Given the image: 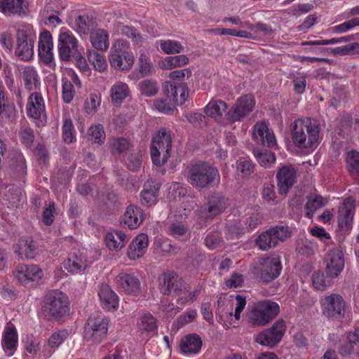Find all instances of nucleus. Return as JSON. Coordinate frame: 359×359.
I'll return each mask as SVG.
<instances>
[{"label": "nucleus", "mask_w": 359, "mask_h": 359, "mask_svg": "<svg viewBox=\"0 0 359 359\" xmlns=\"http://www.w3.org/2000/svg\"><path fill=\"white\" fill-rule=\"evenodd\" d=\"M118 287L128 293L137 294L140 292V282L133 274L121 273L117 276Z\"/></svg>", "instance_id": "26"}, {"label": "nucleus", "mask_w": 359, "mask_h": 359, "mask_svg": "<svg viewBox=\"0 0 359 359\" xmlns=\"http://www.w3.org/2000/svg\"><path fill=\"white\" fill-rule=\"evenodd\" d=\"M165 97L176 107L185 102L189 95L188 88L186 85L171 82H165L163 86Z\"/></svg>", "instance_id": "16"}, {"label": "nucleus", "mask_w": 359, "mask_h": 359, "mask_svg": "<svg viewBox=\"0 0 359 359\" xmlns=\"http://www.w3.org/2000/svg\"><path fill=\"white\" fill-rule=\"evenodd\" d=\"M53 39L49 31L42 32L39 36V55L41 60L46 65L50 64L53 60Z\"/></svg>", "instance_id": "20"}, {"label": "nucleus", "mask_w": 359, "mask_h": 359, "mask_svg": "<svg viewBox=\"0 0 359 359\" xmlns=\"http://www.w3.org/2000/svg\"><path fill=\"white\" fill-rule=\"evenodd\" d=\"M247 318L248 323L254 326H264L270 323L265 314L263 313L260 302H258L255 304V306L248 312Z\"/></svg>", "instance_id": "38"}, {"label": "nucleus", "mask_w": 359, "mask_h": 359, "mask_svg": "<svg viewBox=\"0 0 359 359\" xmlns=\"http://www.w3.org/2000/svg\"><path fill=\"white\" fill-rule=\"evenodd\" d=\"M160 185L153 181H147L140 194V203L147 207L154 205L158 197Z\"/></svg>", "instance_id": "25"}, {"label": "nucleus", "mask_w": 359, "mask_h": 359, "mask_svg": "<svg viewBox=\"0 0 359 359\" xmlns=\"http://www.w3.org/2000/svg\"><path fill=\"white\" fill-rule=\"evenodd\" d=\"M227 108L226 104L222 100H212L205 108L206 115L217 118H221Z\"/></svg>", "instance_id": "41"}, {"label": "nucleus", "mask_w": 359, "mask_h": 359, "mask_svg": "<svg viewBox=\"0 0 359 359\" xmlns=\"http://www.w3.org/2000/svg\"><path fill=\"white\" fill-rule=\"evenodd\" d=\"M129 238L123 231L114 230L106 234L105 243L109 250L118 251L126 245Z\"/></svg>", "instance_id": "30"}, {"label": "nucleus", "mask_w": 359, "mask_h": 359, "mask_svg": "<svg viewBox=\"0 0 359 359\" xmlns=\"http://www.w3.org/2000/svg\"><path fill=\"white\" fill-rule=\"evenodd\" d=\"M144 218L143 210L140 207L130 205L126 208L123 214L122 222L128 229H134L142 223Z\"/></svg>", "instance_id": "22"}, {"label": "nucleus", "mask_w": 359, "mask_h": 359, "mask_svg": "<svg viewBox=\"0 0 359 359\" xmlns=\"http://www.w3.org/2000/svg\"><path fill=\"white\" fill-rule=\"evenodd\" d=\"M225 198L219 194L211 195L203 208L208 217H214L222 213L226 208Z\"/></svg>", "instance_id": "29"}, {"label": "nucleus", "mask_w": 359, "mask_h": 359, "mask_svg": "<svg viewBox=\"0 0 359 359\" xmlns=\"http://www.w3.org/2000/svg\"><path fill=\"white\" fill-rule=\"evenodd\" d=\"M286 330L284 320L278 319L273 325L256 335L255 341L262 346L273 348L281 341Z\"/></svg>", "instance_id": "10"}, {"label": "nucleus", "mask_w": 359, "mask_h": 359, "mask_svg": "<svg viewBox=\"0 0 359 359\" xmlns=\"http://www.w3.org/2000/svg\"><path fill=\"white\" fill-rule=\"evenodd\" d=\"M27 3L25 0H1L0 11L6 15H25Z\"/></svg>", "instance_id": "28"}, {"label": "nucleus", "mask_w": 359, "mask_h": 359, "mask_svg": "<svg viewBox=\"0 0 359 359\" xmlns=\"http://www.w3.org/2000/svg\"><path fill=\"white\" fill-rule=\"evenodd\" d=\"M88 59L98 72H103L107 67V60L104 56L95 50L88 51Z\"/></svg>", "instance_id": "48"}, {"label": "nucleus", "mask_w": 359, "mask_h": 359, "mask_svg": "<svg viewBox=\"0 0 359 359\" xmlns=\"http://www.w3.org/2000/svg\"><path fill=\"white\" fill-rule=\"evenodd\" d=\"M18 346V334L13 325H8L4 332L2 347L8 356H11Z\"/></svg>", "instance_id": "34"}, {"label": "nucleus", "mask_w": 359, "mask_h": 359, "mask_svg": "<svg viewBox=\"0 0 359 359\" xmlns=\"http://www.w3.org/2000/svg\"><path fill=\"white\" fill-rule=\"evenodd\" d=\"M62 138L65 142L70 144L75 140L74 128L70 118H64L62 125Z\"/></svg>", "instance_id": "55"}, {"label": "nucleus", "mask_w": 359, "mask_h": 359, "mask_svg": "<svg viewBox=\"0 0 359 359\" xmlns=\"http://www.w3.org/2000/svg\"><path fill=\"white\" fill-rule=\"evenodd\" d=\"M44 311L49 317L55 320L69 314V302L68 297L59 290H52L48 292L44 299Z\"/></svg>", "instance_id": "6"}, {"label": "nucleus", "mask_w": 359, "mask_h": 359, "mask_svg": "<svg viewBox=\"0 0 359 359\" xmlns=\"http://www.w3.org/2000/svg\"><path fill=\"white\" fill-rule=\"evenodd\" d=\"M108 319L100 312L92 313L84 327L83 337L88 341L100 343L106 338Z\"/></svg>", "instance_id": "7"}, {"label": "nucleus", "mask_w": 359, "mask_h": 359, "mask_svg": "<svg viewBox=\"0 0 359 359\" xmlns=\"http://www.w3.org/2000/svg\"><path fill=\"white\" fill-rule=\"evenodd\" d=\"M355 39L354 35H348L339 38H332L331 39H322L316 41H308L302 43L304 46H324L330 44H335L338 43H344Z\"/></svg>", "instance_id": "52"}, {"label": "nucleus", "mask_w": 359, "mask_h": 359, "mask_svg": "<svg viewBox=\"0 0 359 359\" xmlns=\"http://www.w3.org/2000/svg\"><path fill=\"white\" fill-rule=\"evenodd\" d=\"M79 42L68 30H61L58 36L59 55L62 61H69L78 55Z\"/></svg>", "instance_id": "12"}, {"label": "nucleus", "mask_w": 359, "mask_h": 359, "mask_svg": "<svg viewBox=\"0 0 359 359\" xmlns=\"http://www.w3.org/2000/svg\"><path fill=\"white\" fill-rule=\"evenodd\" d=\"M269 232H271L277 244L279 241H283L290 236V232L287 226H276L269 229Z\"/></svg>", "instance_id": "60"}, {"label": "nucleus", "mask_w": 359, "mask_h": 359, "mask_svg": "<svg viewBox=\"0 0 359 359\" xmlns=\"http://www.w3.org/2000/svg\"><path fill=\"white\" fill-rule=\"evenodd\" d=\"M253 137L257 143L268 147H273L276 144L274 134L270 132L267 126L262 122L255 125Z\"/></svg>", "instance_id": "24"}, {"label": "nucleus", "mask_w": 359, "mask_h": 359, "mask_svg": "<svg viewBox=\"0 0 359 359\" xmlns=\"http://www.w3.org/2000/svg\"><path fill=\"white\" fill-rule=\"evenodd\" d=\"M236 168L238 172L243 174V177L250 175L253 172V165L250 161L245 158H240L236 163Z\"/></svg>", "instance_id": "63"}, {"label": "nucleus", "mask_w": 359, "mask_h": 359, "mask_svg": "<svg viewBox=\"0 0 359 359\" xmlns=\"http://www.w3.org/2000/svg\"><path fill=\"white\" fill-rule=\"evenodd\" d=\"M158 288L163 295H170L172 293L182 294L188 292L189 285L173 271H165L158 277Z\"/></svg>", "instance_id": "8"}, {"label": "nucleus", "mask_w": 359, "mask_h": 359, "mask_svg": "<svg viewBox=\"0 0 359 359\" xmlns=\"http://www.w3.org/2000/svg\"><path fill=\"white\" fill-rule=\"evenodd\" d=\"M36 39V32L32 25H21L16 32L15 55L22 61H29L34 55V45Z\"/></svg>", "instance_id": "3"}, {"label": "nucleus", "mask_w": 359, "mask_h": 359, "mask_svg": "<svg viewBox=\"0 0 359 359\" xmlns=\"http://www.w3.org/2000/svg\"><path fill=\"white\" fill-rule=\"evenodd\" d=\"M14 276L22 285L38 281L43 276V271L37 265L19 264L17 266Z\"/></svg>", "instance_id": "15"}, {"label": "nucleus", "mask_w": 359, "mask_h": 359, "mask_svg": "<svg viewBox=\"0 0 359 359\" xmlns=\"http://www.w3.org/2000/svg\"><path fill=\"white\" fill-rule=\"evenodd\" d=\"M335 277L326 276L323 272L320 271H315L311 276V280L313 287L318 290H325L327 287H330L333 284V279Z\"/></svg>", "instance_id": "40"}, {"label": "nucleus", "mask_w": 359, "mask_h": 359, "mask_svg": "<svg viewBox=\"0 0 359 359\" xmlns=\"http://www.w3.org/2000/svg\"><path fill=\"white\" fill-rule=\"evenodd\" d=\"M255 269L259 278L269 282L276 279L282 270V264L278 257H266L259 259V262Z\"/></svg>", "instance_id": "11"}, {"label": "nucleus", "mask_w": 359, "mask_h": 359, "mask_svg": "<svg viewBox=\"0 0 359 359\" xmlns=\"http://www.w3.org/2000/svg\"><path fill=\"white\" fill-rule=\"evenodd\" d=\"M346 162L348 171L353 177H359V152L352 150L347 153Z\"/></svg>", "instance_id": "49"}, {"label": "nucleus", "mask_w": 359, "mask_h": 359, "mask_svg": "<svg viewBox=\"0 0 359 359\" xmlns=\"http://www.w3.org/2000/svg\"><path fill=\"white\" fill-rule=\"evenodd\" d=\"M325 205L323 198L319 195H310L308 196V201L305 205L306 215L311 218L313 213L321 207Z\"/></svg>", "instance_id": "46"}, {"label": "nucleus", "mask_w": 359, "mask_h": 359, "mask_svg": "<svg viewBox=\"0 0 359 359\" xmlns=\"http://www.w3.org/2000/svg\"><path fill=\"white\" fill-rule=\"evenodd\" d=\"M188 182L198 189H208L219 180L218 169L205 161L191 163L187 166Z\"/></svg>", "instance_id": "2"}, {"label": "nucleus", "mask_w": 359, "mask_h": 359, "mask_svg": "<svg viewBox=\"0 0 359 359\" xmlns=\"http://www.w3.org/2000/svg\"><path fill=\"white\" fill-rule=\"evenodd\" d=\"M111 153L114 154H122L126 152L132 147L131 142L126 138H113L110 141Z\"/></svg>", "instance_id": "47"}, {"label": "nucleus", "mask_w": 359, "mask_h": 359, "mask_svg": "<svg viewBox=\"0 0 359 359\" xmlns=\"http://www.w3.org/2000/svg\"><path fill=\"white\" fill-rule=\"evenodd\" d=\"M149 245L148 236L145 233L137 235L128 246L127 255L130 259L142 257L147 252Z\"/></svg>", "instance_id": "23"}, {"label": "nucleus", "mask_w": 359, "mask_h": 359, "mask_svg": "<svg viewBox=\"0 0 359 359\" xmlns=\"http://www.w3.org/2000/svg\"><path fill=\"white\" fill-rule=\"evenodd\" d=\"M255 243L264 251L269 250L278 245L272 233L269 232V229L259 234L255 240Z\"/></svg>", "instance_id": "43"}, {"label": "nucleus", "mask_w": 359, "mask_h": 359, "mask_svg": "<svg viewBox=\"0 0 359 359\" xmlns=\"http://www.w3.org/2000/svg\"><path fill=\"white\" fill-rule=\"evenodd\" d=\"M90 41L95 50L106 51L109 46V33L103 29H95L90 34Z\"/></svg>", "instance_id": "35"}, {"label": "nucleus", "mask_w": 359, "mask_h": 359, "mask_svg": "<svg viewBox=\"0 0 359 359\" xmlns=\"http://www.w3.org/2000/svg\"><path fill=\"white\" fill-rule=\"evenodd\" d=\"M355 201L353 198H346L339 208L338 224L340 230L348 231L351 228L355 211Z\"/></svg>", "instance_id": "18"}, {"label": "nucleus", "mask_w": 359, "mask_h": 359, "mask_svg": "<svg viewBox=\"0 0 359 359\" xmlns=\"http://www.w3.org/2000/svg\"><path fill=\"white\" fill-rule=\"evenodd\" d=\"M13 250L20 258L33 259L36 255V245L30 238H22L13 245Z\"/></svg>", "instance_id": "33"}, {"label": "nucleus", "mask_w": 359, "mask_h": 359, "mask_svg": "<svg viewBox=\"0 0 359 359\" xmlns=\"http://www.w3.org/2000/svg\"><path fill=\"white\" fill-rule=\"evenodd\" d=\"M359 49V43L355 42L346 46H342L334 48H331L332 55H347L353 53L355 50Z\"/></svg>", "instance_id": "62"}, {"label": "nucleus", "mask_w": 359, "mask_h": 359, "mask_svg": "<svg viewBox=\"0 0 359 359\" xmlns=\"http://www.w3.org/2000/svg\"><path fill=\"white\" fill-rule=\"evenodd\" d=\"M253 154L262 167L270 168L276 162L274 153L266 149H254Z\"/></svg>", "instance_id": "42"}, {"label": "nucleus", "mask_w": 359, "mask_h": 359, "mask_svg": "<svg viewBox=\"0 0 359 359\" xmlns=\"http://www.w3.org/2000/svg\"><path fill=\"white\" fill-rule=\"evenodd\" d=\"M323 315L332 320L340 321L345 316L346 304L339 294L332 293L320 300Z\"/></svg>", "instance_id": "9"}, {"label": "nucleus", "mask_w": 359, "mask_h": 359, "mask_svg": "<svg viewBox=\"0 0 359 359\" xmlns=\"http://www.w3.org/2000/svg\"><path fill=\"white\" fill-rule=\"evenodd\" d=\"M25 87L31 91L36 90L40 86L39 76L36 69L32 66L25 67L21 72Z\"/></svg>", "instance_id": "36"}, {"label": "nucleus", "mask_w": 359, "mask_h": 359, "mask_svg": "<svg viewBox=\"0 0 359 359\" xmlns=\"http://www.w3.org/2000/svg\"><path fill=\"white\" fill-rule=\"evenodd\" d=\"M111 102L114 104H120L130 95L128 86L123 82H116L110 90Z\"/></svg>", "instance_id": "39"}, {"label": "nucleus", "mask_w": 359, "mask_h": 359, "mask_svg": "<svg viewBox=\"0 0 359 359\" xmlns=\"http://www.w3.org/2000/svg\"><path fill=\"white\" fill-rule=\"evenodd\" d=\"M255 105V100L252 95L241 97L228 111L227 118L232 121H241L253 110Z\"/></svg>", "instance_id": "13"}, {"label": "nucleus", "mask_w": 359, "mask_h": 359, "mask_svg": "<svg viewBox=\"0 0 359 359\" xmlns=\"http://www.w3.org/2000/svg\"><path fill=\"white\" fill-rule=\"evenodd\" d=\"M89 265L87 257L80 252H73L63 262V267L68 272L76 274L83 272Z\"/></svg>", "instance_id": "19"}, {"label": "nucleus", "mask_w": 359, "mask_h": 359, "mask_svg": "<svg viewBox=\"0 0 359 359\" xmlns=\"http://www.w3.org/2000/svg\"><path fill=\"white\" fill-rule=\"evenodd\" d=\"M154 107L158 111L164 114L172 113L175 109V106L168 98L158 99L154 102Z\"/></svg>", "instance_id": "56"}, {"label": "nucleus", "mask_w": 359, "mask_h": 359, "mask_svg": "<svg viewBox=\"0 0 359 359\" xmlns=\"http://www.w3.org/2000/svg\"><path fill=\"white\" fill-rule=\"evenodd\" d=\"M101 98L96 94H90L84 103V110L88 114H94L100 106Z\"/></svg>", "instance_id": "58"}, {"label": "nucleus", "mask_w": 359, "mask_h": 359, "mask_svg": "<svg viewBox=\"0 0 359 359\" xmlns=\"http://www.w3.org/2000/svg\"><path fill=\"white\" fill-rule=\"evenodd\" d=\"M139 326L144 331L153 332L157 328L156 320L151 314L144 313L140 317Z\"/></svg>", "instance_id": "54"}, {"label": "nucleus", "mask_w": 359, "mask_h": 359, "mask_svg": "<svg viewBox=\"0 0 359 359\" xmlns=\"http://www.w3.org/2000/svg\"><path fill=\"white\" fill-rule=\"evenodd\" d=\"M89 135L95 143L102 144L105 139L104 128L101 124L92 126L89 129Z\"/></svg>", "instance_id": "59"}, {"label": "nucleus", "mask_w": 359, "mask_h": 359, "mask_svg": "<svg viewBox=\"0 0 359 359\" xmlns=\"http://www.w3.org/2000/svg\"><path fill=\"white\" fill-rule=\"evenodd\" d=\"M160 48L168 55L180 53L184 50V47L180 42L171 39L161 41Z\"/></svg>", "instance_id": "51"}, {"label": "nucleus", "mask_w": 359, "mask_h": 359, "mask_svg": "<svg viewBox=\"0 0 359 359\" xmlns=\"http://www.w3.org/2000/svg\"><path fill=\"white\" fill-rule=\"evenodd\" d=\"M297 178V170L290 165L283 166L276 174L277 186L280 194H285L294 185Z\"/></svg>", "instance_id": "17"}, {"label": "nucleus", "mask_w": 359, "mask_h": 359, "mask_svg": "<svg viewBox=\"0 0 359 359\" xmlns=\"http://www.w3.org/2000/svg\"><path fill=\"white\" fill-rule=\"evenodd\" d=\"M202 340L196 334H189L183 337L180 343V348L182 353L187 354L198 353L201 348Z\"/></svg>", "instance_id": "32"}, {"label": "nucleus", "mask_w": 359, "mask_h": 359, "mask_svg": "<svg viewBox=\"0 0 359 359\" xmlns=\"http://www.w3.org/2000/svg\"><path fill=\"white\" fill-rule=\"evenodd\" d=\"M139 90L145 97H153L157 94L159 90L158 84L154 79H144L138 84Z\"/></svg>", "instance_id": "45"}, {"label": "nucleus", "mask_w": 359, "mask_h": 359, "mask_svg": "<svg viewBox=\"0 0 359 359\" xmlns=\"http://www.w3.org/2000/svg\"><path fill=\"white\" fill-rule=\"evenodd\" d=\"M71 25L73 29L80 35L90 34L96 27L94 20L87 15H78Z\"/></svg>", "instance_id": "31"}, {"label": "nucleus", "mask_w": 359, "mask_h": 359, "mask_svg": "<svg viewBox=\"0 0 359 359\" xmlns=\"http://www.w3.org/2000/svg\"><path fill=\"white\" fill-rule=\"evenodd\" d=\"M172 147L171 131L165 128L160 129L153 137L151 144V157L154 164L161 166L169 158Z\"/></svg>", "instance_id": "4"}, {"label": "nucleus", "mask_w": 359, "mask_h": 359, "mask_svg": "<svg viewBox=\"0 0 359 359\" xmlns=\"http://www.w3.org/2000/svg\"><path fill=\"white\" fill-rule=\"evenodd\" d=\"M109 60L114 69L129 71L135 61L134 55L130 50V43L124 39L116 40L111 48Z\"/></svg>", "instance_id": "5"}, {"label": "nucleus", "mask_w": 359, "mask_h": 359, "mask_svg": "<svg viewBox=\"0 0 359 359\" xmlns=\"http://www.w3.org/2000/svg\"><path fill=\"white\" fill-rule=\"evenodd\" d=\"M98 296L104 309L111 311L118 307V296L109 285H100L98 290Z\"/></svg>", "instance_id": "27"}, {"label": "nucleus", "mask_w": 359, "mask_h": 359, "mask_svg": "<svg viewBox=\"0 0 359 359\" xmlns=\"http://www.w3.org/2000/svg\"><path fill=\"white\" fill-rule=\"evenodd\" d=\"M206 246L210 249L214 250L223 245L224 241L222 238L221 233L215 231L210 232L205 238Z\"/></svg>", "instance_id": "53"}, {"label": "nucleus", "mask_w": 359, "mask_h": 359, "mask_svg": "<svg viewBox=\"0 0 359 359\" xmlns=\"http://www.w3.org/2000/svg\"><path fill=\"white\" fill-rule=\"evenodd\" d=\"M356 26H359V17L352 18L350 20L334 26L331 29L332 32L341 34L348 32Z\"/></svg>", "instance_id": "61"}, {"label": "nucleus", "mask_w": 359, "mask_h": 359, "mask_svg": "<svg viewBox=\"0 0 359 359\" xmlns=\"http://www.w3.org/2000/svg\"><path fill=\"white\" fill-rule=\"evenodd\" d=\"M0 116L13 119L15 116V108L12 104H8L6 101L5 93L3 86L0 83Z\"/></svg>", "instance_id": "44"}, {"label": "nucleus", "mask_w": 359, "mask_h": 359, "mask_svg": "<svg viewBox=\"0 0 359 359\" xmlns=\"http://www.w3.org/2000/svg\"><path fill=\"white\" fill-rule=\"evenodd\" d=\"M324 263L325 272L328 276L337 277L344 266V259L342 250L334 248L327 251L325 255Z\"/></svg>", "instance_id": "14"}, {"label": "nucleus", "mask_w": 359, "mask_h": 359, "mask_svg": "<svg viewBox=\"0 0 359 359\" xmlns=\"http://www.w3.org/2000/svg\"><path fill=\"white\" fill-rule=\"evenodd\" d=\"M138 67L142 76H147L151 73L153 67L150 58L144 53H141L140 55Z\"/></svg>", "instance_id": "57"}, {"label": "nucleus", "mask_w": 359, "mask_h": 359, "mask_svg": "<svg viewBox=\"0 0 359 359\" xmlns=\"http://www.w3.org/2000/svg\"><path fill=\"white\" fill-rule=\"evenodd\" d=\"M27 114L35 119L40 118L46 113L44 100L40 93L30 94L27 104Z\"/></svg>", "instance_id": "21"}, {"label": "nucleus", "mask_w": 359, "mask_h": 359, "mask_svg": "<svg viewBox=\"0 0 359 359\" xmlns=\"http://www.w3.org/2000/svg\"><path fill=\"white\" fill-rule=\"evenodd\" d=\"M318 121L311 118H299L292 124V139L299 149L316 147L320 136Z\"/></svg>", "instance_id": "1"}, {"label": "nucleus", "mask_w": 359, "mask_h": 359, "mask_svg": "<svg viewBox=\"0 0 359 359\" xmlns=\"http://www.w3.org/2000/svg\"><path fill=\"white\" fill-rule=\"evenodd\" d=\"M121 33L123 35L131 38L135 43L139 44L142 42V36L133 27L122 25L120 29Z\"/></svg>", "instance_id": "64"}, {"label": "nucleus", "mask_w": 359, "mask_h": 359, "mask_svg": "<svg viewBox=\"0 0 359 359\" xmlns=\"http://www.w3.org/2000/svg\"><path fill=\"white\" fill-rule=\"evenodd\" d=\"M261 306L263 309V313L265 314L267 319L271 322L273 320L280 312L279 305L271 300L260 301Z\"/></svg>", "instance_id": "50"}, {"label": "nucleus", "mask_w": 359, "mask_h": 359, "mask_svg": "<svg viewBox=\"0 0 359 359\" xmlns=\"http://www.w3.org/2000/svg\"><path fill=\"white\" fill-rule=\"evenodd\" d=\"M69 332L67 330H60L53 332L47 341V346L49 350L44 351V355L49 358L65 339H67Z\"/></svg>", "instance_id": "37"}]
</instances>
